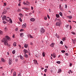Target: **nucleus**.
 Masks as SVG:
<instances>
[{
  "label": "nucleus",
  "instance_id": "nucleus-2",
  "mask_svg": "<svg viewBox=\"0 0 76 76\" xmlns=\"http://www.w3.org/2000/svg\"><path fill=\"white\" fill-rule=\"evenodd\" d=\"M2 19L3 20H5L6 21H7V22H9V20L6 18V16L5 15H3V17H2Z\"/></svg>",
  "mask_w": 76,
  "mask_h": 76
},
{
  "label": "nucleus",
  "instance_id": "nucleus-22",
  "mask_svg": "<svg viewBox=\"0 0 76 76\" xmlns=\"http://www.w3.org/2000/svg\"><path fill=\"white\" fill-rule=\"evenodd\" d=\"M24 56L25 57H26V58H28V55L26 54L24 55Z\"/></svg>",
  "mask_w": 76,
  "mask_h": 76
},
{
  "label": "nucleus",
  "instance_id": "nucleus-18",
  "mask_svg": "<svg viewBox=\"0 0 76 76\" xmlns=\"http://www.w3.org/2000/svg\"><path fill=\"white\" fill-rule=\"evenodd\" d=\"M72 66H73V63L70 62L69 66L70 67H72Z\"/></svg>",
  "mask_w": 76,
  "mask_h": 76
},
{
  "label": "nucleus",
  "instance_id": "nucleus-31",
  "mask_svg": "<svg viewBox=\"0 0 76 76\" xmlns=\"http://www.w3.org/2000/svg\"><path fill=\"white\" fill-rule=\"evenodd\" d=\"M26 5H28V4L30 3L29 2H28V1H26Z\"/></svg>",
  "mask_w": 76,
  "mask_h": 76
},
{
  "label": "nucleus",
  "instance_id": "nucleus-19",
  "mask_svg": "<svg viewBox=\"0 0 76 76\" xmlns=\"http://www.w3.org/2000/svg\"><path fill=\"white\" fill-rule=\"evenodd\" d=\"M28 45L27 44H25L24 47L25 48H28Z\"/></svg>",
  "mask_w": 76,
  "mask_h": 76
},
{
  "label": "nucleus",
  "instance_id": "nucleus-57",
  "mask_svg": "<svg viewBox=\"0 0 76 76\" xmlns=\"http://www.w3.org/2000/svg\"><path fill=\"white\" fill-rule=\"evenodd\" d=\"M30 45H33V43H32V42H31L30 43Z\"/></svg>",
  "mask_w": 76,
  "mask_h": 76
},
{
  "label": "nucleus",
  "instance_id": "nucleus-46",
  "mask_svg": "<svg viewBox=\"0 0 76 76\" xmlns=\"http://www.w3.org/2000/svg\"><path fill=\"white\" fill-rule=\"evenodd\" d=\"M19 15L20 16V17H22L23 15H22V14H19Z\"/></svg>",
  "mask_w": 76,
  "mask_h": 76
},
{
  "label": "nucleus",
  "instance_id": "nucleus-54",
  "mask_svg": "<svg viewBox=\"0 0 76 76\" xmlns=\"http://www.w3.org/2000/svg\"><path fill=\"white\" fill-rule=\"evenodd\" d=\"M5 31H7V27H5Z\"/></svg>",
  "mask_w": 76,
  "mask_h": 76
},
{
  "label": "nucleus",
  "instance_id": "nucleus-61",
  "mask_svg": "<svg viewBox=\"0 0 76 76\" xmlns=\"http://www.w3.org/2000/svg\"><path fill=\"white\" fill-rule=\"evenodd\" d=\"M58 21H59V22H61V20L60 19H58Z\"/></svg>",
  "mask_w": 76,
  "mask_h": 76
},
{
  "label": "nucleus",
  "instance_id": "nucleus-41",
  "mask_svg": "<svg viewBox=\"0 0 76 76\" xmlns=\"http://www.w3.org/2000/svg\"><path fill=\"white\" fill-rule=\"evenodd\" d=\"M6 3H4V6H6Z\"/></svg>",
  "mask_w": 76,
  "mask_h": 76
},
{
  "label": "nucleus",
  "instance_id": "nucleus-5",
  "mask_svg": "<svg viewBox=\"0 0 76 76\" xmlns=\"http://www.w3.org/2000/svg\"><path fill=\"white\" fill-rule=\"evenodd\" d=\"M56 25L57 26H60V22H57L56 24Z\"/></svg>",
  "mask_w": 76,
  "mask_h": 76
},
{
  "label": "nucleus",
  "instance_id": "nucleus-14",
  "mask_svg": "<svg viewBox=\"0 0 76 76\" xmlns=\"http://www.w3.org/2000/svg\"><path fill=\"white\" fill-rule=\"evenodd\" d=\"M61 72V69H58V73H60Z\"/></svg>",
  "mask_w": 76,
  "mask_h": 76
},
{
  "label": "nucleus",
  "instance_id": "nucleus-17",
  "mask_svg": "<svg viewBox=\"0 0 76 76\" xmlns=\"http://www.w3.org/2000/svg\"><path fill=\"white\" fill-rule=\"evenodd\" d=\"M1 61L4 63L6 61H5V60H4L3 58H1Z\"/></svg>",
  "mask_w": 76,
  "mask_h": 76
},
{
  "label": "nucleus",
  "instance_id": "nucleus-13",
  "mask_svg": "<svg viewBox=\"0 0 76 76\" xmlns=\"http://www.w3.org/2000/svg\"><path fill=\"white\" fill-rule=\"evenodd\" d=\"M30 20L31 22H34V21L35 20V19L34 18H31L30 19Z\"/></svg>",
  "mask_w": 76,
  "mask_h": 76
},
{
  "label": "nucleus",
  "instance_id": "nucleus-36",
  "mask_svg": "<svg viewBox=\"0 0 76 76\" xmlns=\"http://www.w3.org/2000/svg\"><path fill=\"white\" fill-rule=\"evenodd\" d=\"M29 36L31 38H33V37H32V36H31V34H30L29 35Z\"/></svg>",
  "mask_w": 76,
  "mask_h": 76
},
{
  "label": "nucleus",
  "instance_id": "nucleus-56",
  "mask_svg": "<svg viewBox=\"0 0 76 76\" xmlns=\"http://www.w3.org/2000/svg\"><path fill=\"white\" fill-rule=\"evenodd\" d=\"M26 7H22V9H25Z\"/></svg>",
  "mask_w": 76,
  "mask_h": 76
},
{
  "label": "nucleus",
  "instance_id": "nucleus-23",
  "mask_svg": "<svg viewBox=\"0 0 76 76\" xmlns=\"http://www.w3.org/2000/svg\"><path fill=\"white\" fill-rule=\"evenodd\" d=\"M56 17L57 18H59L60 15H59V14H56Z\"/></svg>",
  "mask_w": 76,
  "mask_h": 76
},
{
  "label": "nucleus",
  "instance_id": "nucleus-44",
  "mask_svg": "<svg viewBox=\"0 0 76 76\" xmlns=\"http://www.w3.org/2000/svg\"><path fill=\"white\" fill-rule=\"evenodd\" d=\"M12 54H15V50H13L12 52Z\"/></svg>",
  "mask_w": 76,
  "mask_h": 76
},
{
  "label": "nucleus",
  "instance_id": "nucleus-49",
  "mask_svg": "<svg viewBox=\"0 0 76 76\" xmlns=\"http://www.w3.org/2000/svg\"><path fill=\"white\" fill-rule=\"evenodd\" d=\"M18 46L19 47L20 49V48H21V45H19Z\"/></svg>",
  "mask_w": 76,
  "mask_h": 76
},
{
  "label": "nucleus",
  "instance_id": "nucleus-45",
  "mask_svg": "<svg viewBox=\"0 0 76 76\" xmlns=\"http://www.w3.org/2000/svg\"><path fill=\"white\" fill-rule=\"evenodd\" d=\"M60 44H62V45H63V41H61L60 42Z\"/></svg>",
  "mask_w": 76,
  "mask_h": 76
},
{
  "label": "nucleus",
  "instance_id": "nucleus-3",
  "mask_svg": "<svg viewBox=\"0 0 76 76\" xmlns=\"http://www.w3.org/2000/svg\"><path fill=\"white\" fill-rule=\"evenodd\" d=\"M40 31L41 34H44L45 31V29H44L43 28H42L40 29Z\"/></svg>",
  "mask_w": 76,
  "mask_h": 76
},
{
  "label": "nucleus",
  "instance_id": "nucleus-1",
  "mask_svg": "<svg viewBox=\"0 0 76 76\" xmlns=\"http://www.w3.org/2000/svg\"><path fill=\"white\" fill-rule=\"evenodd\" d=\"M5 38H4L3 39H2L1 41L2 42H4V45H7L8 46L9 44L7 43L8 41L7 39L9 41H10V38L7 36H6Z\"/></svg>",
  "mask_w": 76,
  "mask_h": 76
},
{
  "label": "nucleus",
  "instance_id": "nucleus-43",
  "mask_svg": "<svg viewBox=\"0 0 76 76\" xmlns=\"http://www.w3.org/2000/svg\"><path fill=\"white\" fill-rule=\"evenodd\" d=\"M69 72H71V73H73V72H72V70L71 69H69Z\"/></svg>",
  "mask_w": 76,
  "mask_h": 76
},
{
  "label": "nucleus",
  "instance_id": "nucleus-28",
  "mask_svg": "<svg viewBox=\"0 0 76 76\" xmlns=\"http://www.w3.org/2000/svg\"><path fill=\"white\" fill-rule=\"evenodd\" d=\"M8 22H7V21H6V22L5 21H3V23H4V24H6V23H7Z\"/></svg>",
  "mask_w": 76,
  "mask_h": 76
},
{
  "label": "nucleus",
  "instance_id": "nucleus-52",
  "mask_svg": "<svg viewBox=\"0 0 76 76\" xmlns=\"http://www.w3.org/2000/svg\"><path fill=\"white\" fill-rule=\"evenodd\" d=\"M65 55L66 56H69V54L67 53H66L65 54Z\"/></svg>",
  "mask_w": 76,
  "mask_h": 76
},
{
  "label": "nucleus",
  "instance_id": "nucleus-64",
  "mask_svg": "<svg viewBox=\"0 0 76 76\" xmlns=\"http://www.w3.org/2000/svg\"><path fill=\"white\" fill-rule=\"evenodd\" d=\"M23 4H26V3H25V2H23Z\"/></svg>",
  "mask_w": 76,
  "mask_h": 76
},
{
  "label": "nucleus",
  "instance_id": "nucleus-60",
  "mask_svg": "<svg viewBox=\"0 0 76 76\" xmlns=\"http://www.w3.org/2000/svg\"><path fill=\"white\" fill-rule=\"evenodd\" d=\"M47 17L48 18V19H50V16L48 15H47Z\"/></svg>",
  "mask_w": 76,
  "mask_h": 76
},
{
  "label": "nucleus",
  "instance_id": "nucleus-30",
  "mask_svg": "<svg viewBox=\"0 0 76 76\" xmlns=\"http://www.w3.org/2000/svg\"><path fill=\"white\" fill-rule=\"evenodd\" d=\"M19 20L20 21V22H22V19H21V18H19Z\"/></svg>",
  "mask_w": 76,
  "mask_h": 76
},
{
  "label": "nucleus",
  "instance_id": "nucleus-11",
  "mask_svg": "<svg viewBox=\"0 0 76 76\" xmlns=\"http://www.w3.org/2000/svg\"><path fill=\"white\" fill-rule=\"evenodd\" d=\"M24 52V54H26V53H28V51L24 49L23 50Z\"/></svg>",
  "mask_w": 76,
  "mask_h": 76
},
{
  "label": "nucleus",
  "instance_id": "nucleus-8",
  "mask_svg": "<svg viewBox=\"0 0 76 76\" xmlns=\"http://www.w3.org/2000/svg\"><path fill=\"white\" fill-rule=\"evenodd\" d=\"M19 57H20V59L22 60H24V57L23 56L20 55V56Z\"/></svg>",
  "mask_w": 76,
  "mask_h": 76
},
{
  "label": "nucleus",
  "instance_id": "nucleus-42",
  "mask_svg": "<svg viewBox=\"0 0 76 76\" xmlns=\"http://www.w3.org/2000/svg\"><path fill=\"white\" fill-rule=\"evenodd\" d=\"M47 69H45L44 71L45 73H46V72H47Z\"/></svg>",
  "mask_w": 76,
  "mask_h": 76
},
{
  "label": "nucleus",
  "instance_id": "nucleus-51",
  "mask_svg": "<svg viewBox=\"0 0 76 76\" xmlns=\"http://www.w3.org/2000/svg\"><path fill=\"white\" fill-rule=\"evenodd\" d=\"M21 10L20 9H19L17 11L18 12H20Z\"/></svg>",
  "mask_w": 76,
  "mask_h": 76
},
{
  "label": "nucleus",
  "instance_id": "nucleus-58",
  "mask_svg": "<svg viewBox=\"0 0 76 76\" xmlns=\"http://www.w3.org/2000/svg\"><path fill=\"white\" fill-rule=\"evenodd\" d=\"M65 47L66 48H68V47L66 45H65Z\"/></svg>",
  "mask_w": 76,
  "mask_h": 76
},
{
  "label": "nucleus",
  "instance_id": "nucleus-25",
  "mask_svg": "<svg viewBox=\"0 0 76 76\" xmlns=\"http://www.w3.org/2000/svg\"><path fill=\"white\" fill-rule=\"evenodd\" d=\"M45 53L44 52H43L42 53V56L43 57H45Z\"/></svg>",
  "mask_w": 76,
  "mask_h": 76
},
{
  "label": "nucleus",
  "instance_id": "nucleus-6",
  "mask_svg": "<svg viewBox=\"0 0 76 76\" xmlns=\"http://www.w3.org/2000/svg\"><path fill=\"white\" fill-rule=\"evenodd\" d=\"M26 27V23H24L22 25V28H25Z\"/></svg>",
  "mask_w": 76,
  "mask_h": 76
},
{
  "label": "nucleus",
  "instance_id": "nucleus-55",
  "mask_svg": "<svg viewBox=\"0 0 76 76\" xmlns=\"http://www.w3.org/2000/svg\"><path fill=\"white\" fill-rule=\"evenodd\" d=\"M70 27V29H72V26H69Z\"/></svg>",
  "mask_w": 76,
  "mask_h": 76
},
{
  "label": "nucleus",
  "instance_id": "nucleus-21",
  "mask_svg": "<svg viewBox=\"0 0 76 76\" xmlns=\"http://www.w3.org/2000/svg\"><path fill=\"white\" fill-rule=\"evenodd\" d=\"M53 56L54 58H56V55L54 53H53Z\"/></svg>",
  "mask_w": 76,
  "mask_h": 76
},
{
  "label": "nucleus",
  "instance_id": "nucleus-16",
  "mask_svg": "<svg viewBox=\"0 0 76 76\" xmlns=\"http://www.w3.org/2000/svg\"><path fill=\"white\" fill-rule=\"evenodd\" d=\"M67 17L69 19H72V15L68 16Z\"/></svg>",
  "mask_w": 76,
  "mask_h": 76
},
{
  "label": "nucleus",
  "instance_id": "nucleus-7",
  "mask_svg": "<svg viewBox=\"0 0 76 76\" xmlns=\"http://www.w3.org/2000/svg\"><path fill=\"white\" fill-rule=\"evenodd\" d=\"M55 45V43H52L50 45V46L51 47L53 48L54 47V45Z\"/></svg>",
  "mask_w": 76,
  "mask_h": 76
},
{
  "label": "nucleus",
  "instance_id": "nucleus-32",
  "mask_svg": "<svg viewBox=\"0 0 76 76\" xmlns=\"http://www.w3.org/2000/svg\"><path fill=\"white\" fill-rule=\"evenodd\" d=\"M3 34V31H2L0 30V34L2 35Z\"/></svg>",
  "mask_w": 76,
  "mask_h": 76
},
{
  "label": "nucleus",
  "instance_id": "nucleus-29",
  "mask_svg": "<svg viewBox=\"0 0 76 76\" xmlns=\"http://www.w3.org/2000/svg\"><path fill=\"white\" fill-rule=\"evenodd\" d=\"M6 13H7V11L6 10H5L3 12V13L4 14H6Z\"/></svg>",
  "mask_w": 76,
  "mask_h": 76
},
{
  "label": "nucleus",
  "instance_id": "nucleus-10",
  "mask_svg": "<svg viewBox=\"0 0 76 76\" xmlns=\"http://www.w3.org/2000/svg\"><path fill=\"white\" fill-rule=\"evenodd\" d=\"M59 9L61 10V11H63L64 10H63V8L61 7V5H59Z\"/></svg>",
  "mask_w": 76,
  "mask_h": 76
},
{
  "label": "nucleus",
  "instance_id": "nucleus-59",
  "mask_svg": "<svg viewBox=\"0 0 76 76\" xmlns=\"http://www.w3.org/2000/svg\"><path fill=\"white\" fill-rule=\"evenodd\" d=\"M15 30L16 31H17L18 30V28H16Z\"/></svg>",
  "mask_w": 76,
  "mask_h": 76
},
{
  "label": "nucleus",
  "instance_id": "nucleus-26",
  "mask_svg": "<svg viewBox=\"0 0 76 76\" xmlns=\"http://www.w3.org/2000/svg\"><path fill=\"white\" fill-rule=\"evenodd\" d=\"M9 21H10V23H12V19H11V18H9Z\"/></svg>",
  "mask_w": 76,
  "mask_h": 76
},
{
  "label": "nucleus",
  "instance_id": "nucleus-39",
  "mask_svg": "<svg viewBox=\"0 0 76 76\" xmlns=\"http://www.w3.org/2000/svg\"><path fill=\"white\" fill-rule=\"evenodd\" d=\"M56 36L58 38H60V36H59V35H56Z\"/></svg>",
  "mask_w": 76,
  "mask_h": 76
},
{
  "label": "nucleus",
  "instance_id": "nucleus-33",
  "mask_svg": "<svg viewBox=\"0 0 76 76\" xmlns=\"http://www.w3.org/2000/svg\"><path fill=\"white\" fill-rule=\"evenodd\" d=\"M44 20H47V17H45L44 18Z\"/></svg>",
  "mask_w": 76,
  "mask_h": 76
},
{
  "label": "nucleus",
  "instance_id": "nucleus-38",
  "mask_svg": "<svg viewBox=\"0 0 76 76\" xmlns=\"http://www.w3.org/2000/svg\"><path fill=\"white\" fill-rule=\"evenodd\" d=\"M15 61H16L17 62V61H18V59L17 58H16L15 59Z\"/></svg>",
  "mask_w": 76,
  "mask_h": 76
},
{
  "label": "nucleus",
  "instance_id": "nucleus-12",
  "mask_svg": "<svg viewBox=\"0 0 76 76\" xmlns=\"http://www.w3.org/2000/svg\"><path fill=\"white\" fill-rule=\"evenodd\" d=\"M34 61V64H38V63H37V61L36 60H33Z\"/></svg>",
  "mask_w": 76,
  "mask_h": 76
},
{
  "label": "nucleus",
  "instance_id": "nucleus-35",
  "mask_svg": "<svg viewBox=\"0 0 76 76\" xmlns=\"http://www.w3.org/2000/svg\"><path fill=\"white\" fill-rule=\"evenodd\" d=\"M61 52H62V53H65V52H66V51H65V50H62L61 51Z\"/></svg>",
  "mask_w": 76,
  "mask_h": 76
},
{
  "label": "nucleus",
  "instance_id": "nucleus-9",
  "mask_svg": "<svg viewBox=\"0 0 76 76\" xmlns=\"http://www.w3.org/2000/svg\"><path fill=\"white\" fill-rule=\"evenodd\" d=\"M72 41L73 44H76V39H75L74 40L73 39H72Z\"/></svg>",
  "mask_w": 76,
  "mask_h": 76
},
{
  "label": "nucleus",
  "instance_id": "nucleus-53",
  "mask_svg": "<svg viewBox=\"0 0 76 76\" xmlns=\"http://www.w3.org/2000/svg\"><path fill=\"white\" fill-rule=\"evenodd\" d=\"M67 8V5L66 4L65 5V9Z\"/></svg>",
  "mask_w": 76,
  "mask_h": 76
},
{
  "label": "nucleus",
  "instance_id": "nucleus-63",
  "mask_svg": "<svg viewBox=\"0 0 76 76\" xmlns=\"http://www.w3.org/2000/svg\"><path fill=\"white\" fill-rule=\"evenodd\" d=\"M18 6H20V4L19 3L18 4Z\"/></svg>",
  "mask_w": 76,
  "mask_h": 76
},
{
  "label": "nucleus",
  "instance_id": "nucleus-20",
  "mask_svg": "<svg viewBox=\"0 0 76 76\" xmlns=\"http://www.w3.org/2000/svg\"><path fill=\"white\" fill-rule=\"evenodd\" d=\"M20 37H23V33H20Z\"/></svg>",
  "mask_w": 76,
  "mask_h": 76
},
{
  "label": "nucleus",
  "instance_id": "nucleus-34",
  "mask_svg": "<svg viewBox=\"0 0 76 76\" xmlns=\"http://www.w3.org/2000/svg\"><path fill=\"white\" fill-rule=\"evenodd\" d=\"M56 63H58V64H60V63H61L60 61H57Z\"/></svg>",
  "mask_w": 76,
  "mask_h": 76
},
{
  "label": "nucleus",
  "instance_id": "nucleus-37",
  "mask_svg": "<svg viewBox=\"0 0 76 76\" xmlns=\"http://www.w3.org/2000/svg\"><path fill=\"white\" fill-rule=\"evenodd\" d=\"M25 9V11H26V10H29V8H26Z\"/></svg>",
  "mask_w": 76,
  "mask_h": 76
},
{
  "label": "nucleus",
  "instance_id": "nucleus-40",
  "mask_svg": "<svg viewBox=\"0 0 76 76\" xmlns=\"http://www.w3.org/2000/svg\"><path fill=\"white\" fill-rule=\"evenodd\" d=\"M59 15H60V16H62V12H60L59 13Z\"/></svg>",
  "mask_w": 76,
  "mask_h": 76
},
{
  "label": "nucleus",
  "instance_id": "nucleus-27",
  "mask_svg": "<svg viewBox=\"0 0 76 76\" xmlns=\"http://www.w3.org/2000/svg\"><path fill=\"white\" fill-rule=\"evenodd\" d=\"M62 41H65V40L66 39V38L65 37H63L62 38Z\"/></svg>",
  "mask_w": 76,
  "mask_h": 76
},
{
  "label": "nucleus",
  "instance_id": "nucleus-47",
  "mask_svg": "<svg viewBox=\"0 0 76 76\" xmlns=\"http://www.w3.org/2000/svg\"><path fill=\"white\" fill-rule=\"evenodd\" d=\"M72 34H73V35H75V33L73 32H71Z\"/></svg>",
  "mask_w": 76,
  "mask_h": 76
},
{
  "label": "nucleus",
  "instance_id": "nucleus-4",
  "mask_svg": "<svg viewBox=\"0 0 76 76\" xmlns=\"http://www.w3.org/2000/svg\"><path fill=\"white\" fill-rule=\"evenodd\" d=\"M12 63V59L11 58H10L9 59V64L11 65Z\"/></svg>",
  "mask_w": 76,
  "mask_h": 76
},
{
  "label": "nucleus",
  "instance_id": "nucleus-48",
  "mask_svg": "<svg viewBox=\"0 0 76 76\" xmlns=\"http://www.w3.org/2000/svg\"><path fill=\"white\" fill-rule=\"evenodd\" d=\"M20 32H23V29H21L20 30Z\"/></svg>",
  "mask_w": 76,
  "mask_h": 76
},
{
  "label": "nucleus",
  "instance_id": "nucleus-15",
  "mask_svg": "<svg viewBox=\"0 0 76 76\" xmlns=\"http://www.w3.org/2000/svg\"><path fill=\"white\" fill-rule=\"evenodd\" d=\"M17 43L15 42L13 43V46L14 47H16V46Z\"/></svg>",
  "mask_w": 76,
  "mask_h": 76
},
{
  "label": "nucleus",
  "instance_id": "nucleus-50",
  "mask_svg": "<svg viewBox=\"0 0 76 76\" xmlns=\"http://www.w3.org/2000/svg\"><path fill=\"white\" fill-rule=\"evenodd\" d=\"M18 76H21V73L19 74L18 75Z\"/></svg>",
  "mask_w": 76,
  "mask_h": 76
},
{
  "label": "nucleus",
  "instance_id": "nucleus-62",
  "mask_svg": "<svg viewBox=\"0 0 76 76\" xmlns=\"http://www.w3.org/2000/svg\"><path fill=\"white\" fill-rule=\"evenodd\" d=\"M31 9L32 10H33V9H34V7H31Z\"/></svg>",
  "mask_w": 76,
  "mask_h": 76
},
{
  "label": "nucleus",
  "instance_id": "nucleus-24",
  "mask_svg": "<svg viewBox=\"0 0 76 76\" xmlns=\"http://www.w3.org/2000/svg\"><path fill=\"white\" fill-rule=\"evenodd\" d=\"M16 76V72H14L13 73V76Z\"/></svg>",
  "mask_w": 76,
  "mask_h": 76
}]
</instances>
